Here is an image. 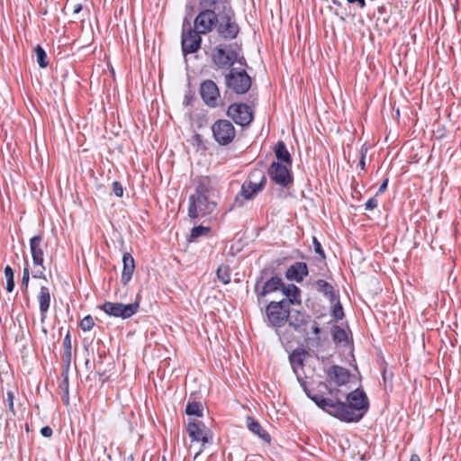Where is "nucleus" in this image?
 <instances>
[{
    "mask_svg": "<svg viewBox=\"0 0 461 461\" xmlns=\"http://www.w3.org/2000/svg\"><path fill=\"white\" fill-rule=\"evenodd\" d=\"M291 305L292 300L290 299L270 302L266 307V316L268 325L276 329L283 327L290 317Z\"/></svg>",
    "mask_w": 461,
    "mask_h": 461,
    "instance_id": "0eeeda50",
    "label": "nucleus"
},
{
    "mask_svg": "<svg viewBox=\"0 0 461 461\" xmlns=\"http://www.w3.org/2000/svg\"><path fill=\"white\" fill-rule=\"evenodd\" d=\"M50 292L49 287L41 286L37 295V301L39 303L41 321L43 322L47 318V313L50 306Z\"/></svg>",
    "mask_w": 461,
    "mask_h": 461,
    "instance_id": "aec40b11",
    "label": "nucleus"
},
{
    "mask_svg": "<svg viewBox=\"0 0 461 461\" xmlns=\"http://www.w3.org/2000/svg\"><path fill=\"white\" fill-rule=\"evenodd\" d=\"M212 185L208 177L201 178L195 193L189 197L188 216L192 219L211 214L216 208V203L211 200Z\"/></svg>",
    "mask_w": 461,
    "mask_h": 461,
    "instance_id": "39448f33",
    "label": "nucleus"
},
{
    "mask_svg": "<svg viewBox=\"0 0 461 461\" xmlns=\"http://www.w3.org/2000/svg\"><path fill=\"white\" fill-rule=\"evenodd\" d=\"M267 270L264 269L260 273V276L257 279L254 287L255 294L258 296V303H260L261 299L268 294L281 290L284 286V282L279 276H271L266 282L263 283L264 277L267 275Z\"/></svg>",
    "mask_w": 461,
    "mask_h": 461,
    "instance_id": "9b49d317",
    "label": "nucleus"
},
{
    "mask_svg": "<svg viewBox=\"0 0 461 461\" xmlns=\"http://www.w3.org/2000/svg\"><path fill=\"white\" fill-rule=\"evenodd\" d=\"M410 461H420V458L417 454H412L410 458Z\"/></svg>",
    "mask_w": 461,
    "mask_h": 461,
    "instance_id": "864d4df0",
    "label": "nucleus"
},
{
    "mask_svg": "<svg viewBox=\"0 0 461 461\" xmlns=\"http://www.w3.org/2000/svg\"><path fill=\"white\" fill-rule=\"evenodd\" d=\"M196 23L208 33L215 30L218 36L224 41L235 40L240 32L232 6L200 10L196 15Z\"/></svg>",
    "mask_w": 461,
    "mask_h": 461,
    "instance_id": "20e7f679",
    "label": "nucleus"
},
{
    "mask_svg": "<svg viewBox=\"0 0 461 461\" xmlns=\"http://www.w3.org/2000/svg\"><path fill=\"white\" fill-rule=\"evenodd\" d=\"M5 276L6 278V291L12 293L14 289V271L10 266L5 267Z\"/></svg>",
    "mask_w": 461,
    "mask_h": 461,
    "instance_id": "473e14b6",
    "label": "nucleus"
},
{
    "mask_svg": "<svg viewBox=\"0 0 461 461\" xmlns=\"http://www.w3.org/2000/svg\"><path fill=\"white\" fill-rule=\"evenodd\" d=\"M349 4H357L363 9L366 6V0H347Z\"/></svg>",
    "mask_w": 461,
    "mask_h": 461,
    "instance_id": "09e8293b",
    "label": "nucleus"
},
{
    "mask_svg": "<svg viewBox=\"0 0 461 461\" xmlns=\"http://www.w3.org/2000/svg\"><path fill=\"white\" fill-rule=\"evenodd\" d=\"M211 231L210 227H204L202 225L195 226L191 230L189 240H194L201 236H207Z\"/></svg>",
    "mask_w": 461,
    "mask_h": 461,
    "instance_id": "2f4dec72",
    "label": "nucleus"
},
{
    "mask_svg": "<svg viewBox=\"0 0 461 461\" xmlns=\"http://www.w3.org/2000/svg\"><path fill=\"white\" fill-rule=\"evenodd\" d=\"M281 291L286 296L285 299L292 300V305L294 304L295 303H300L301 301L299 297L301 291L295 285L291 284L285 285L284 284V286L281 287Z\"/></svg>",
    "mask_w": 461,
    "mask_h": 461,
    "instance_id": "bb28decb",
    "label": "nucleus"
},
{
    "mask_svg": "<svg viewBox=\"0 0 461 461\" xmlns=\"http://www.w3.org/2000/svg\"><path fill=\"white\" fill-rule=\"evenodd\" d=\"M34 52L39 66L42 68H47L49 65V60L44 49L41 45H37L34 49Z\"/></svg>",
    "mask_w": 461,
    "mask_h": 461,
    "instance_id": "7c9ffc66",
    "label": "nucleus"
},
{
    "mask_svg": "<svg viewBox=\"0 0 461 461\" xmlns=\"http://www.w3.org/2000/svg\"><path fill=\"white\" fill-rule=\"evenodd\" d=\"M199 6L201 10L219 9L231 6L230 0H200Z\"/></svg>",
    "mask_w": 461,
    "mask_h": 461,
    "instance_id": "a878e982",
    "label": "nucleus"
},
{
    "mask_svg": "<svg viewBox=\"0 0 461 461\" xmlns=\"http://www.w3.org/2000/svg\"><path fill=\"white\" fill-rule=\"evenodd\" d=\"M350 376H297L306 395L315 404L328 412L323 402L333 403L339 387L347 385Z\"/></svg>",
    "mask_w": 461,
    "mask_h": 461,
    "instance_id": "7ed1b4c3",
    "label": "nucleus"
},
{
    "mask_svg": "<svg viewBox=\"0 0 461 461\" xmlns=\"http://www.w3.org/2000/svg\"><path fill=\"white\" fill-rule=\"evenodd\" d=\"M72 359V345L69 331L66 334L63 339V352L61 355L62 365L65 366V372L68 373L70 367Z\"/></svg>",
    "mask_w": 461,
    "mask_h": 461,
    "instance_id": "5701e85b",
    "label": "nucleus"
},
{
    "mask_svg": "<svg viewBox=\"0 0 461 461\" xmlns=\"http://www.w3.org/2000/svg\"><path fill=\"white\" fill-rule=\"evenodd\" d=\"M124 461H134V456L132 454L128 455L124 457Z\"/></svg>",
    "mask_w": 461,
    "mask_h": 461,
    "instance_id": "4d7b16f0",
    "label": "nucleus"
},
{
    "mask_svg": "<svg viewBox=\"0 0 461 461\" xmlns=\"http://www.w3.org/2000/svg\"><path fill=\"white\" fill-rule=\"evenodd\" d=\"M280 339L282 340V342H285V343H288L290 340L288 338H286V334L285 333H283L282 335H280Z\"/></svg>",
    "mask_w": 461,
    "mask_h": 461,
    "instance_id": "603ef678",
    "label": "nucleus"
},
{
    "mask_svg": "<svg viewBox=\"0 0 461 461\" xmlns=\"http://www.w3.org/2000/svg\"><path fill=\"white\" fill-rule=\"evenodd\" d=\"M44 271L45 270H43V268H41V270L35 271V273L32 275V277L46 280V276L44 274Z\"/></svg>",
    "mask_w": 461,
    "mask_h": 461,
    "instance_id": "de8ad7c7",
    "label": "nucleus"
},
{
    "mask_svg": "<svg viewBox=\"0 0 461 461\" xmlns=\"http://www.w3.org/2000/svg\"><path fill=\"white\" fill-rule=\"evenodd\" d=\"M208 34L202 27L196 23V17L194 20V26H191V22L187 17H185L182 24L181 35V47L183 54H192L197 52L201 49L202 36Z\"/></svg>",
    "mask_w": 461,
    "mask_h": 461,
    "instance_id": "423d86ee",
    "label": "nucleus"
},
{
    "mask_svg": "<svg viewBox=\"0 0 461 461\" xmlns=\"http://www.w3.org/2000/svg\"><path fill=\"white\" fill-rule=\"evenodd\" d=\"M256 185L258 190H262L267 183L265 173L261 169L252 170L245 182H250Z\"/></svg>",
    "mask_w": 461,
    "mask_h": 461,
    "instance_id": "393cba45",
    "label": "nucleus"
},
{
    "mask_svg": "<svg viewBox=\"0 0 461 461\" xmlns=\"http://www.w3.org/2000/svg\"><path fill=\"white\" fill-rule=\"evenodd\" d=\"M95 325L94 319L91 315L86 316L81 321H80V328L84 331H89L92 330V328Z\"/></svg>",
    "mask_w": 461,
    "mask_h": 461,
    "instance_id": "c9c22d12",
    "label": "nucleus"
},
{
    "mask_svg": "<svg viewBox=\"0 0 461 461\" xmlns=\"http://www.w3.org/2000/svg\"><path fill=\"white\" fill-rule=\"evenodd\" d=\"M378 203L377 200L375 197H372L367 200V202L365 203V207L366 210H374L377 207Z\"/></svg>",
    "mask_w": 461,
    "mask_h": 461,
    "instance_id": "37998d69",
    "label": "nucleus"
},
{
    "mask_svg": "<svg viewBox=\"0 0 461 461\" xmlns=\"http://www.w3.org/2000/svg\"><path fill=\"white\" fill-rule=\"evenodd\" d=\"M63 402L65 404H68L69 397H68V392L67 393H64L63 395Z\"/></svg>",
    "mask_w": 461,
    "mask_h": 461,
    "instance_id": "5fc2aeb1",
    "label": "nucleus"
},
{
    "mask_svg": "<svg viewBox=\"0 0 461 461\" xmlns=\"http://www.w3.org/2000/svg\"><path fill=\"white\" fill-rule=\"evenodd\" d=\"M200 95L204 104L209 107L214 108L218 105L220 90L214 81L211 79L203 81L200 86Z\"/></svg>",
    "mask_w": 461,
    "mask_h": 461,
    "instance_id": "ddd939ff",
    "label": "nucleus"
},
{
    "mask_svg": "<svg viewBox=\"0 0 461 461\" xmlns=\"http://www.w3.org/2000/svg\"><path fill=\"white\" fill-rule=\"evenodd\" d=\"M312 332L315 335H319L321 333V328L319 327V325H318V323L316 321H313Z\"/></svg>",
    "mask_w": 461,
    "mask_h": 461,
    "instance_id": "8fccbe9b",
    "label": "nucleus"
},
{
    "mask_svg": "<svg viewBox=\"0 0 461 461\" xmlns=\"http://www.w3.org/2000/svg\"><path fill=\"white\" fill-rule=\"evenodd\" d=\"M113 192L117 197H122L123 195V187L120 182H113Z\"/></svg>",
    "mask_w": 461,
    "mask_h": 461,
    "instance_id": "ea45409f",
    "label": "nucleus"
},
{
    "mask_svg": "<svg viewBox=\"0 0 461 461\" xmlns=\"http://www.w3.org/2000/svg\"><path fill=\"white\" fill-rule=\"evenodd\" d=\"M218 279L224 285L230 282V267L228 265H221L216 270Z\"/></svg>",
    "mask_w": 461,
    "mask_h": 461,
    "instance_id": "c756f323",
    "label": "nucleus"
},
{
    "mask_svg": "<svg viewBox=\"0 0 461 461\" xmlns=\"http://www.w3.org/2000/svg\"><path fill=\"white\" fill-rule=\"evenodd\" d=\"M292 166L281 162H272L268 168V176L275 184L290 189L294 185V176L291 171Z\"/></svg>",
    "mask_w": 461,
    "mask_h": 461,
    "instance_id": "9d476101",
    "label": "nucleus"
},
{
    "mask_svg": "<svg viewBox=\"0 0 461 461\" xmlns=\"http://www.w3.org/2000/svg\"><path fill=\"white\" fill-rule=\"evenodd\" d=\"M6 396H7L8 409H9V411L13 414H14V393L12 391H8L6 393Z\"/></svg>",
    "mask_w": 461,
    "mask_h": 461,
    "instance_id": "79ce46f5",
    "label": "nucleus"
},
{
    "mask_svg": "<svg viewBox=\"0 0 461 461\" xmlns=\"http://www.w3.org/2000/svg\"><path fill=\"white\" fill-rule=\"evenodd\" d=\"M29 280H30V270H29L28 264H26V266L23 268V277H22V286L24 288V290L28 289Z\"/></svg>",
    "mask_w": 461,
    "mask_h": 461,
    "instance_id": "4c0bfd02",
    "label": "nucleus"
},
{
    "mask_svg": "<svg viewBox=\"0 0 461 461\" xmlns=\"http://www.w3.org/2000/svg\"><path fill=\"white\" fill-rule=\"evenodd\" d=\"M309 274L308 266L304 262H295L291 265L285 271V277L288 280L296 281L300 283Z\"/></svg>",
    "mask_w": 461,
    "mask_h": 461,
    "instance_id": "f3484780",
    "label": "nucleus"
},
{
    "mask_svg": "<svg viewBox=\"0 0 461 461\" xmlns=\"http://www.w3.org/2000/svg\"><path fill=\"white\" fill-rule=\"evenodd\" d=\"M41 433L43 437L50 438L52 435V429L49 426H45L41 429Z\"/></svg>",
    "mask_w": 461,
    "mask_h": 461,
    "instance_id": "49530a36",
    "label": "nucleus"
},
{
    "mask_svg": "<svg viewBox=\"0 0 461 461\" xmlns=\"http://www.w3.org/2000/svg\"><path fill=\"white\" fill-rule=\"evenodd\" d=\"M388 182H389V179L387 177L384 179L383 183L380 185V186L377 190L376 194H381L386 190Z\"/></svg>",
    "mask_w": 461,
    "mask_h": 461,
    "instance_id": "a18cd8bd",
    "label": "nucleus"
},
{
    "mask_svg": "<svg viewBox=\"0 0 461 461\" xmlns=\"http://www.w3.org/2000/svg\"><path fill=\"white\" fill-rule=\"evenodd\" d=\"M367 153V148L365 146H362L360 149V160H359V167L362 170H365L366 168V157Z\"/></svg>",
    "mask_w": 461,
    "mask_h": 461,
    "instance_id": "a19ab883",
    "label": "nucleus"
},
{
    "mask_svg": "<svg viewBox=\"0 0 461 461\" xmlns=\"http://www.w3.org/2000/svg\"><path fill=\"white\" fill-rule=\"evenodd\" d=\"M59 387L62 389L64 393L68 392V376H63V379L59 384Z\"/></svg>",
    "mask_w": 461,
    "mask_h": 461,
    "instance_id": "c03bdc74",
    "label": "nucleus"
},
{
    "mask_svg": "<svg viewBox=\"0 0 461 461\" xmlns=\"http://www.w3.org/2000/svg\"><path fill=\"white\" fill-rule=\"evenodd\" d=\"M81 9H82L81 5H79V4L76 5L75 7H74V13L77 14V13H79L81 11Z\"/></svg>",
    "mask_w": 461,
    "mask_h": 461,
    "instance_id": "6e6d98bb",
    "label": "nucleus"
},
{
    "mask_svg": "<svg viewBox=\"0 0 461 461\" xmlns=\"http://www.w3.org/2000/svg\"><path fill=\"white\" fill-rule=\"evenodd\" d=\"M44 247H46V245L43 244L42 234L35 235L30 239V250L33 264L34 266L41 267L43 270H45V267L43 265Z\"/></svg>",
    "mask_w": 461,
    "mask_h": 461,
    "instance_id": "2eb2a0df",
    "label": "nucleus"
},
{
    "mask_svg": "<svg viewBox=\"0 0 461 461\" xmlns=\"http://www.w3.org/2000/svg\"><path fill=\"white\" fill-rule=\"evenodd\" d=\"M312 285L317 290V292L321 293L325 298L329 300L330 303H334L337 301L339 295V291L336 290L335 286L324 279L316 280Z\"/></svg>",
    "mask_w": 461,
    "mask_h": 461,
    "instance_id": "dca6fc26",
    "label": "nucleus"
},
{
    "mask_svg": "<svg viewBox=\"0 0 461 461\" xmlns=\"http://www.w3.org/2000/svg\"><path fill=\"white\" fill-rule=\"evenodd\" d=\"M140 294L132 303L123 304L122 303L105 302L99 306V309L107 315L115 318L129 319L133 316L140 308Z\"/></svg>",
    "mask_w": 461,
    "mask_h": 461,
    "instance_id": "6e6552de",
    "label": "nucleus"
},
{
    "mask_svg": "<svg viewBox=\"0 0 461 461\" xmlns=\"http://www.w3.org/2000/svg\"><path fill=\"white\" fill-rule=\"evenodd\" d=\"M310 357V353L303 348H295L289 356V361L293 371L297 375L299 372H303L304 361Z\"/></svg>",
    "mask_w": 461,
    "mask_h": 461,
    "instance_id": "a211bd4d",
    "label": "nucleus"
},
{
    "mask_svg": "<svg viewBox=\"0 0 461 461\" xmlns=\"http://www.w3.org/2000/svg\"><path fill=\"white\" fill-rule=\"evenodd\" d=\"M123 268L122 273L121 281L123 285H126L131 279L135 270V262L133 257L126 252L122 256Z\"/></svg>",
    "mask_w": 461,
    "mask_h": 461,
    "instance_id": "412c9836",
    "label": "nucleus"
},
{
    "mask_svg": "<svg viewBox=\"0 0 461 461\" xmlns=\"http://www.w3.org/2000/svg\"><path fill=\"white\" fill-rule=\"evenodd\" d=\"M393 376H383V383L382 384L384 386L385 389H387V384L392 380Z\"/></svg>",
    "mask_w": 461,
    "mask_h": 461,
    "instance_id": "3c124183",
    "label": "nucleus"
},
{
    "mask_svg": "<svg viewBox=\"0 0 461 461\" xmlns=\"http://www.w3.org/2000/svg\"><path fill=\"white\" fill-rule=\"evenodd\" d=\"M312 242H313V246H314V250L315 252L322 258V259H325L326 256H325V252L321 247V244L320 243V241L315 238L313 237V240H312Z\"/></svg>",
    "mask_w": 461,
    "mask_h": 461,
    "instance_id": "58836bf2",
    "label": "nucleus"
},
{
    "mask_svg": "<svg viewBox=\"0 0 461 461\" xmlns=\"http://www.w3.org/2000/svg\"><path fill=\"white\" fill-rule=\"evenodd\" d=\"M331 336L334 343L337 345L342 343L347 345L348 343V336L347 331L339 325H334L331 328Z\"/></svg>",
    "mask_w": 461,
    "mask_h": 461,
    "instance_id": "c85d7f7f",
    "label": "nucleus"
},
{
    "mask_svg": "<svg viewBox=\"0 0 461 461\" xmlns=\"http://www.w3.org/2000/svg\"><path fill=\"white\" fill-rule=\"evenodd\" d=\"M351 377L347 385L339 388L333 403L323 402L328 407V413L344 422H358L370 406L366 392Z\"/></svg>",
    "mask_w": 461,
    "mask_h": 461,
    "instance_id": "f03ea898",
    "label": "nucleus"
},
{
    "mask_svg": "<svg viewBox=\"0 0 461 461\" xmlns=\"http://www.w3.org/2000/svg\"><path fill=\"white\" fill-rule=\"evenodd\" d=\"M213 140L221 146L230 144L236 137V130L231 122L219 119L211 126Z\"/></svg>",
    "mask_w": 461,
    "mask_h": 461,
    "instance_id": "1a4fd4ad",
    "label": "nucleus"
},
{
    "mask_svg": "<svg viewBox=\"0 0 461 461\" xmlns=\"http://www.w3.org/2000/svg\"><path fill=\"white\" fill-rule=\"evenodd\" d=\"M276 162H281L288 166H292V157L283 140H279L275 147Z\"/></svg>",
    "mask_w": 461,
    "mask_h": 461,
    "instance_id": "b1692460",
    "label": "nucleus"
},
{
    "mask_svg": "<svg viewBox=\"0 0 461 461\" xmlns=\"http://www.w3.org/2000/svg\"><path fill=\"white\" fill-rule=\"evenodd\" d=\"M185 412L188 415H195L201 417L203 415L202 405L199 402H193L186 405Z\"/></svg>",
    "mask_w": 461,
    "mask_h": 461,
    "instance_id": "f704fd0d",
    "label": "nucleus"
},
{
    "mask_svg": "<svg viewBox=\"0 0 461 461\" xmlns=\"http://www.w3.org/2000/svg\"><path fill=\"white\" fill-rule=\"evenodd\" d=\"M327 375H350L348 370L344 368V367H341V366H332L329 371H328V374Z\"/></svg>",
    "mask_w": 461,
    "mask_h": 461,
    "instance_id": "e433bc0d",
    "label": "nucleus"
},
{
    "mask_svg": "<svg viewBox=\"0 0 461 461\" xmlns=\"http://www.w3.org/2000/svg\"><path fill=\"white\" fill-rule=\"evenodd\" d=\"M306 325L307 317L299 312L295 316H293L289 321V326L299 332L304 333L306 331Z\"/></svg>",
    "mask_w": 461,
    "mask_h": 461,
    "instance_id": "cd10ccee",
    "label": "nucleus"
},
{
    "mask_svg": "<svg viewBox=\"0 0 461 461\" xmlns=\"http://www.w3.org/2000/svg\"><path fill=\"white\" fill-rule=\"evenodd\" d=\"M212 61L220 69L228 70L224 74L227 91L236 95H244L251 87L252 79L244 68H233L238 63L247 66V60L241 53V46L238 43L219 44L212 52Z\"/></svg>",
    "mask_w": 461,
    "mask_h": 461,
    "instance_id": "f257e3e1",
    "label": "nucleus"
},
{
    "mask_svg": "<svg viewBox=\"0 0 461 461\" xmlns=\"http://www.w3.org/2000/svg\"><path fill=\"white\" fill-rule=\"evenodd\" d=\"M226 113L236 124L240 126H248L253 121L251 108L243 103L231 104L229 105Z\"/></svg>",
    "mask_w": 461,
    "mask_h": 461,
    "instance_id": "f8f14e48",
    "label": "nucleus"
},
{
    "mask_svg": "<svg viewBox=\"0 0 461 461\" xmlns=\"http://www.w3.org/2000/svg\"><path fill=\"white\" fill-rule=\"evenodd\" d=\"M247 428L253 434L263 439L265 442L269 443L271 440L270 435L262 428L260 423L252 417H247L246 419Z\"/></svg>",
    "mask_w": 461,
    "mask_h": 461,
    "instance_id": "4be33fe9",
    "label": "nucleus"
},
{
    "mask_svg": "<svg viewBox=\"0 0 461 461\" xmlns=\"http://www.w3.org/2000/svg\"><path fill=\"white\" fill-rule=\"evenodd\" d=\"M332 303H333V307H332V311H331L332 317L336 321L342 320L344 318L345 314H344L342 304L339 301V296L338 297L337 301H335Z\"/></svg>",
    "mask_w": 461,
    "mask_h": 461,
    "instance_id": "72a5a7b5",
    "label": "nucleus"
},
{
    "mask_svg": "<svg viewBox=\"0 0 461 461\" xmlns=\"http://www.w3.org/2000/svg\"><path fill=\"white\" fill-rule=\"evenodd\" d=\"M256 187V185L250 182H244L241 185L240 194L236 196L231 208L241 207L243 202L240 199L242 197L245 200H251L259 192Z\"/></svg>",
    "mask_w": 461,
    "mask_h": 461,
    "instance_id": "6ab92c4d",
    "label": "nucleus"
},
{
    "mask_svg": "<svg viewBox=\"0 0 461 461\" xmlns=\"http://www.w3.org/2000/svg\"><path fill=\"white\" fill-rule=\"evenodd\" d=\"M186 430L193 442L201 443L200 448L194 455V458H196L202 453L203 446L208 442L209 433L202 422H189Z\"/></svg>",
    "mask_w": 461,
    "mask_h": 461,
    "instance_id": "4468645a",
    "label": "nucleus"
}]
</instances>
